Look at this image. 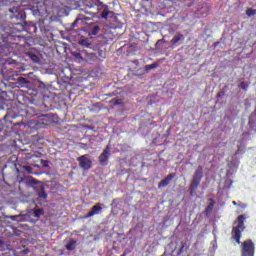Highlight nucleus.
<instances>
[{
  "mask_svg": "<svg viewBox=\"0 0 256 256\" xmlns=\"http://www.w3.org/2000/svg\"><path fill=\"white\" fill-rule=\"evenodd\" d=\"M237 222V226L232 229V239L241 245V233L245 231V215L238 216Z\"/></svg>",
  "mask_w": 256,
  "mask_h": 256,
  "instance_id": "obj_1",
  "label": "nucleus"
},
{
  "mask_svg": "<svg viewBox=\"0 0 256 256\" xmlns=\"http://www.w3.org/2000/svg\"><path fill=\"white\" fill-rule=\"evenodd\" d=\"M241 256H255V243L248 239L241 243Z\"/></svg>",
  "mask_w": 256,
  "mask_h": 256,
  "instance_id": "obj_2",
  "label": "nucleus"
},
{
  "mask_svg": "<svg viewBox=\"0 0 256 256\" xmlns=\"http://www.w3.org/2000/svg\"><path fill=\"white\" fill-rule=\"evenodd\" d=\"M57 121L58 118L53 113L44 114L39 118V123H41V125H44L45 127L53 125V123H57Z\"/></svg>",
  "mask_w": 256,
  "mask_h": 256,
  "instance_id": "obj_3",
  "label": "nucleus"
},
{
  "mask_svg": "<svg viewBox=\"0 0 256 256\" xmlns=\"http://www.w3.org/2000/svg\"><path fill=\"white\" fill-rule=\"evenodd\" d=\"M109 157H111V147L108 145L98 157V161L102 167H105L109 163Z\"/></svg>",
  "mask_w": 256,
  "mask_h": 256,
  "instance_id": "obj_4",
  "label": "nucleus"
},
{
  "mask_svg": "<svg viewBox=\"0 0 256 256\" xmlns=\"http://www.w3.org/2000/svg\"><path fill=\"white\" fill-rule=\"evenodd\" d=\"M77 161L79 163V167L81 169H84L85 171H89L91 167L93 166V161L87 157V155H82L77 158Z\"/></svg>",
  "mask_w": 256,
  "mask_h": 256,
  "instance_id": "obj_5",
  "label": "nucleus"
},
{
  "mask_svg": "<svg viewBox=\"0 0 256 256\" xmlns=\"http://www.w3.org/2000/svg\"><path fill=\"white\" fill-rule=\"evenodd\" d=\"M103 211V207H101V204H96L91 208V211H89L85 216L84 219H89L95 215H99Z\"/></svg>",
  "mask_w": 256,
  "mask_h": 256,
  "instance_id": "obj_6",
  "label": "nucleus"
},
{
  "mask_svg": "<svg viewBox=\"0 0 256 256\" xmlns=\"http://www.w3.org/2000/svg\"><path fill=\"white\" fill-rule=\"evenodd\" d=\"M201 184L200 178L192 177V180L190 182V195H193L197 189H199V185Z\"/></svg>",
  "mask_w": 256,
  "mask_h": 256,
  "instance_id": "obj_7",
  "label": "nucleus"
},
{
  "mask_svg": "<svg viewBox=\"0 0 256 256\" xmlns=\"http://www.w3.org/2000/svg\"><path fill=\"white\" fill-rule=\"evenodd\" d=\"M175 177H176L175 173H170L165 179L159 182L158 188L161 189V187H167V185H169V183H171V181H173Z\"/></svg>",
  "mask_w": 256,
  "mask_h": 256,
  "instance_id": "obj_8",
  "label": "nucleus"
},
{
  "mask_svg": "<svg viewBox=\"0 0 256 256\" xmlns=\"http://www.w3.org/2000/svg\"><path fill=\"white\" fill-rule=\"evenodd\" d=\"M28 213H33L36 219H40L41 215H45V210H43V208H38V209L29 210Z\"/></svg>",
  "mask_w": 256,
  "mask_h": 256,
  "instance_id": "obj_9",
  "label": "nucleus"
},
{
  "mask_svg": "<svg viewBox=\"0 0 256 256\" xmlns=\"http://www.w3.org/2000/svg\"><path fill=\"white\" fill-rule=\"evenodd\" d=\"M248 125L250 129H253L254 127H256V113H252L249 116Z\"/></svg>",
  "mask_w": 256,
  "mask_h": 256,
  "instance_id": "obj_10",
  "label": "nucleus"
},
{
  "mask_svg": "<svg viewBox=\"0 0 256 256\" xmlns=\"http://www.w3.org/2000/svg\"><path fill=\"white\" fill-rule=\"evenodd\" d=\"M193 177L196 179H200V180L203 179V166L197 167L196 171L194 172Z\"/></svg>",
  "mask_w": 256,
  "mask_h": 256,
  "instance_id": "obj_11",
  "label": "nucleus"
},
{
  "mask_svg": "<svg viewBox=\"0 0 256 256\" xmlns=\"http://www.w3.org/2000/svg\"><path fill=\"white\" fill-rule=\"evenodd\" d=\"M37 195L40 199H47V192H45V186L40 185L39 191L37 192Z\"/></svg>",
  "mask_w": 256,
  "mask_h": 256,
  "instance_id": "obj_12",
  "label": "nucleus"
},
{
  "mask_svg": "<svg viewBox=\"0 0 256 256\" xmlns=\"http://www.w3.org/2000/svg\"><path fill=\"white\" fill-rule=\"evenodd\" d=\"M181 39H185V36H183V34H180V33L175 34V36L171 40L172 45H177V43H179Z\"/></svg>",
  "mask_w": 256,
  "mask_h": 256,
  "instance_id": "obj_13",
  "label": "nucleus"
},
{
  "mask_svg": "<svg viewBox=\"0 0 256 256\" xmlns=\"http://www.w3.org/2000/svg\"><path fill=\"white\" fill-rule=\"evenodd\" d=\"M213 207H215V200L211 199L210 203L208 204V206L205 208V213L206 215H208L209 213H211L213 211Z\"/></svg>",
  "mask_w": 256,
  "mask_h": 256,
  "instance_id": "obj_14",
  "label": "nucleus"
},
{
  "mask_svg": "<svg viewBox=\"0 0 256 256\" xmlns=\"http://www.w3.org/2000/svg\"><path fill=\"white\" fill-rule=\"evenodd\" d=\"M75 245H77V241L72 240L66 245L67 251H73L75 249Z\"/></svg>",
  "mask_w": 256,
  "mask_h": 256,
  "instance_id": "obj_15",
  "label": "nucleus"
},
{
  "mask_svg": "<svg viewBox=\"0 0 256 256\" xmlns=\"http://www.w3.org/2000/svg\"><path fill=\"white\" fill-rule=\"evenodd\" d=\"M157 67H159V64L153 63V64L146 65L144 69L145 71H151V69H157Z\"/></svg>",
  "mask_w": 256,
  "mask_h": 256,
  "instance_id": "obj_16",
  "label": "nucleus"
},
{
  "mask_svg": "<svg viewBox=\"0 0 256 256\" xmlns=\"http://www.w3.org/2000/svg\"><path fill=\"white\" fill-rule=\"evenodd\" d=\"M238 87H239L240 89H243V91H247V89H249V83H247V82H245V81H242V82L238 85Z\"/></svg>",
  "mask_w": 256,
  "mask_h": 256,
  "instance_id": "obj_17",
  "label": "nucleus"
},
{
  "mask_svg": "<svg viewBox=\"0 0 256 256\" xmlns=\"http://www.w3.org/2000/svg\"><path fill=\"white\" fill-rule=\"evenodd\" d=\"M109 15H113V12L104 10V11L101 13V18H102V19H107V17H109Z\"/></svg>",
  "mask_w": 256,
  "mask_h": 256,
  "instance_id": "obj_18",
  "label": "nucleus"
},
{
  "mask_svg": "<svg viewBox=\"0 0 256 256\" xmlns=\"http://www.w3.org/2000/svg\"><path fill=\"white\" fill-rule=\"evenodd\" d=\"M246 15H247L248 17H253V15H256V10H253V8H248V9L246 10Z\"/></svg>",
  "mask_w": 256,
  "mask_h": 256,
  "instance_id": "obj_19",
  "label": "nucleus"
},
{
  "mask_svg": "<svg viewBox=\"0 0 256 256\" xmlns=\"http://www.w3.org/2000/svg\"><path fill=\"white\" fill-rule=\"evenodd\" d=\"M80 45L83 47H89L91 44H89V41L87 39H82L79 41Z\"/></svg>",
  "mask_w": 256,
  "mask_h": 256,
  "instance_id": "obj_20",
  "label": "nucleus"
},
{
  "mask_svg": "<svg viewBox=\"0 0 256 256\" xmlns=\"http://www.w3.org/2000/svg\"><path fill=\"white\" fill-rule=\"evenodd\" d=\"M30 59L37 63L39 61V57L36 54H30Z\"/></svg>",
  "mask_w": 256,
  "mask_h": 256,
  "instance_id": "obj_21",
  "label": "nucleus"
},
{
  "mask_svg": "<svg viewBox=\"0 0 256 256\" xmlns=\"http://www.w3.org/2000/svg\"><path fill=\"white\" fill-rule=\"evenodd\" d=\"M72 55L76 59H83V56H81V53H79V52H72Z\"/></svg>",
  "mask_w": 256,
  "mask_h": 256,
  "instance_id": "obj_22",
  "label": "nucleus"
},
{
  "mask_svg": "<svg viewBox=\"0 0 256 256\" xmlns=\"http://www.w3.org/2000/svg\"><path fill=\"white\" fill-rule=\"evenodd\" d=\"M97 33H99V26L98 25L94 26L93 29H92V35H97Z\"/></svg>",
  "mask_w": 256,
  "mask_h": 256,
  "instance_id": "obj_23",
  "label": "nucleus"
},
{
  "mask_svg": "<svg viewBox=\"0 0 256 256\" xmlns=\"http://www.w3.org/2000/svg\"><path fill=\"white\" fill-rule=\"evenodd\" d=\"M96 1H97L98 5H100L101 7H104V9H107V5H104L103 1H101V0H96Z\"/></svg>",
  "mask_w": 256,
  "mask_h": 256,
  "instance_id": "obj_24",
  "label": "nucleus"
},
{
  "mask_svg": "<svg viewBox=\"0 0 256 256\" xmlns=\"http://www.w3.org/2000/svg\"><path fill=\"white\" fill-rule=\"evenodd\" d=\"M183 249H185V243L181 242V247H180L178 253H183Z\"/></svg>",
  "mask_w": 256,
  "mask_h": 256,
  "instance_id": "obj_25",
  "label": "nucleus"
},
{
  "mask_svg": "<svg viewBox=\"0 0 256 256\" xmlns=\"http://www.w3.org/2000/svg\"><path fill=\"white\" fill-rule=\"evenodd\" d=\"M19 81H20V83H23L25 85V83H27V78L21 77V78H19Z\"/></svg>",
  "mask_w": 256,
  "mask_h": 256,
  "instance_id": "obj_26",
  "label": "nucleus"
},
{
  "mask_svg": "<svg viewBox=\"0 0 256 256\" xmlns=\"http://www.w3.org/2000/svg\"><path fill=\"white\" fill-rule=\"evenodd\" d=\"M25 170L27 171V173H31V171H33V168H31V166H25Z\"/></svg>",
  "mask_w": 256,
  "mask_h": 256,
  "instance_id": "obj_27",
  "label": "nucleus"
},
{
  "mask_svg": "<svg viewBox=\"0 0 256 256\" xmlns=\"http://www.w3.org/2000/svg\"><path fill=\"white\" fill-rule=\"evenodd\" d=\"M41 163L43 164V167H49V162L48 161L41 160Z\"/></svg>",
  "mask_w": 256,
  "mask_h": 256,
  "instance_id": "obj_28",
  "label": "nucleus"
},
{
  "mask_svg": "<svg viewBox=\"0 0 256 256\" xmlns=\"http://www.w3.org/2000/svg\"><path fill=\"white\" fill-rule=\"evenodd\" d=\"M1 41H3V37H2L1 34H0V49H3V44H2Z\"/></svg>",
  "mask_w": 256,
  "mask_h": 256,
  "instance_id": "obj_29",
  "label": "nucleus"
},
{
  "mask_svg": "<svg viewBox=\"0 0 256 256\" xmlns=\"http://www.w3.org/2000/svg\"><path fill=\"white\" fill-rule=\"evenodd\" d=\"M78 21H79V18H77V19L72 23V27H76Z\"/></svg>",
  "mask_w": 256,
  "mask_h": 256,
  "instance_id": "obj_30",
  "label": "nucleus"
},
{
  "mask_svg": "<svg viewBox=\"0 0 256 256\" xmlns=\"http://www.w3.org/2000/svg\"><path fill=\"white\" fill-rule=\"evenodd\" d=\"M240 152H241V147H238L237 151L235 152V155H239Z\"/></svg>",
  "mask_w": 256,
  "mask_h": 256,
  "instance_id": "obj_31",
  "label": "nucleus"
},
{
  "mask_svg": "<svg viewBox=\"0 0 256 256\" xmlns=\"http://www.w3.org/2000/svg\"><path fill=\"white\" fill-rule=\"evenodd\" d=\"M114 105H121V100H116Z\"/></svg>",
  "mask_w": 256,
  "mask_h": 256,
  "instance_id": "obj_32",
  "label": "nucleus"
},
{
  "mask_svg": "<svg viewBox=\"0 0 256 256\" xmlns=\"http://www.w3.org/2000/svg\"><path fill=\"white\" fill-rule=\"evenodd\" d=\"M223 95H224L223 92H219V93L217 94V97H218V98H219V97H223Z\"/></svg>",
  "mask_w": 256,
  "mask_h": 256,
  "instance_id": "obj_33",
  "label": "nucleus"
},
{
  "mask_svg": "<svg viewBox=\"0 0 256 256\" xmlns=\"http://www.w3.org/2000/svg\"><path fill=\"white\" fill-rule=\"evenodd\" d=\"M36 157H41V153H39L38 155H36Z\"/></svg>",
  "mask_w": 256,
  "mask_h": 256,
  "instance_id": "obj_34",
  "label": "nucleus"
},
{
  "mask_svg": "<svg viewBox=\"0 0 256 256\" xmlns=\"http://www.w3.org/2000/svg\"><path fill=\"white\" fill-rule=\"evenodd\" d=\"M233 205H237V202L233 201Z\"/></svg>",
  "mask_w": 256,
  "mask_h": 256,
  "instance_id": "obj_35",
  "label": "nucleus"
}]
</instances>
